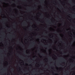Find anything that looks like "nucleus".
<instances>
[{
    "label": "nucleus",
    "instance_id": "nucleus-4",
    "mask_svg": "<svg viewBox=\"0 0 75 75\" xmlns=\"http://www.w3.org/2000/svg\"><path fill=\"white\" fill-rule=\"evenodd\" d=\"M32 46V45H31V46Z\"/></svg>",
    "mask_w": 75,
    "mask_h": 75
},
{
    "label": "nucleus",
    "instance_id": "nucleus-2",
    "mask_svg": "<svg viewBox=\"0 0 75 75\" xmlns=\"http://www.w3.org/2000/svg\"><path fill=\"white\" fill-rule=\"evenodd\" d=\"M42 55L43 56L45 55L44 54H42Z\"/></svg>",
    "mask_w": 75,
    "mask_h": 75
},
{
    "label": "nucleus",
    "instance_id": "nucleus-1",
    "mask_svg": "<svg viewBox=\"0 0 75 75\" xmlns=\"http://www.w3.org/2000/svg\"><path fill=\"white\" fill-rule=\"evenodd\" d=\"M14 68H13V69H12V71H13V70H14Z\"/></svg>",
    "mask_w": 75,
    "mask_h": 75
},
{
    "label": "nucleus",
    "instance_id": "nucleus-5",
    "mask_svg": "<svg viewBox=\"0 0 75 75\" xmlns=\"http://www.w3.org/2000/svg\"><path fill=\"white\" fill-rule=\"evenodd\" d=\"M1 1H2V0H1Z\"/></svg>",
    "mask_w": 75,
    "mask_h": 75
},
{
    "label": "nucleus",
    "instance_id": "nucleus-3",
    "mask_svg": "<svg viewBox=\"0 0 75 75\" xmlns=\"http://www.w3.org/2000/svg\"><path fill=\"white\" fill-rule=\"evenodd\" d=\"M42 17H43V16H42Z\"/></svg>",
    "mask_w": 75,
    "mask_h": 75
}]
</instances>
